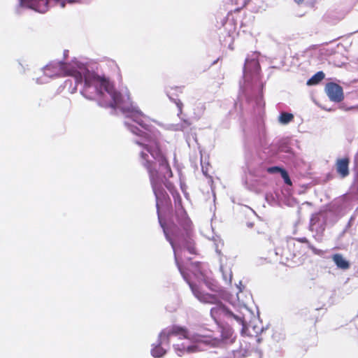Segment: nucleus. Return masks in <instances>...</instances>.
<instances>
[{
	"label": "nucleus",
	"mask_w": 358,
	"mask_h": 358,
	"mask_svg": "<svg viewBox=\"0 0 358 358\" xmlns=\"http://www.w3.org/2000/svg\"><path fill=\"white\" fill-rule=\"evenodd\" d=\"M324 78V73L322 71H318L307 82L308 85H316Z\"/></svg>",
	"instance_id": "obj_13"
},
{
	"label": "nucleus",
	"mask_w": 358,
	"mask_h": 358,
	"mask_svg": "<svg viewBox=\"0 0 358 358\" xmlns=\"http://www.w3.org/2000/svg\"><path fill=\"white\" fill-rule=\"evenodd\" d=\"M191 125V122L188 120H184L183 124H182V127L184 129L185 127H189Z\"/></svg>",
	"instance_id": "obj_22"
},
{
	"label": "nucleus",
	"mask_w": 358,
	"mask_h": 358,
	"mask_svg": "<svg viewBox=\"0 0 358 358\" xmlns=\"http://www.w3.org/2000/svg\"><path fill=\"white\" fill-rule=\"evenodd\" d=\"M332 260L338 268L343 270L348 269L350 266L349 262L347 261L341 254H334L332 256Z\"/></svg>",
	"instance_id": "obj_8"
},
{
	"label": "nucleus",
	"mask_w": 358,
	"mask_h": 358,
	"mask_svg": "<svg viewBox=\"0 0 358 358\" xmlns=\"http://www.w3.org/2000/svg\"><path fill=\"white\" fill-rule=\"evenodd\" d=\"M194 295L202 303L215 304L210 310V315L214 318L226 316L232 317L241 324L245 327L244 317L236 315L225 307L220 300V298L215 294H211L202 292L199 287L195 285L189 284Z\"/></svg>",
	"instance_id": "obj_2"
},
{
	"label": "nucleus",
	"mask_w": 358,
	"mask_h": 358,
	"mask_svg": "<svg viewBox=\"0 0 358 358\" xmlns=\"http://www.w3.org/2000/svg\"><path fill=\"white\" fill-rule=\"evenodd\" d=\"M172 196L174 200L176 213L177 210H180V209H185L182 205V199L179 192L178 191H174V192H172Z\"/></svg>",
	"instance_id": "obj_11"
},
{
	"label": "nucleus",
	"mask_w": 358,
	"mask_h": 358,
	"mask_svg": "<svg viewBox=\"0 0 358 358\" xmlns=\"http://www.w3.org/2000/svg\"><path fill=\"white\" fill-rule=\"evenodd\" d=\"M295 1V3H296L297 4H301L303 2L304 0H294Z\"/></svg>",
	"instance_id": "obj_23"
},
{
	"label": "nucleus",
	"mask_w": 358,
	"mask_h": 358,
	"mask_svg": "<svg viewBox=\"0 0 358 358\" xmlns=\"http://www.w3.org/2000/svg\"><path fill=\"white\" fill-rule=\"evenodd\" d=\"M92 73L87 70H85L83 73L78 71L77 69L71 67L70 64L64 63L62 62H52L46 65L44 68V73L48 77L54 76H72L76 80V84L82 83L84 81V89L85 93L90 92V89L92 87H88L85 90V75L87 73Z\"/></svg>",
	"instance_id": "obj_3"
},
{
	"label": "nucleus",
	"mask_w": 358,
	"mask_h": 358,
	"mask_svg": "<svg viewBox=\"0 0 358 358\" xmlns=\"http://www.w3.org/2000/svg\"><path fill=\"white\" fill-rule=\"evenodd\" d=\"M350 159L348 156L339 157L335 162V169L337 174L342 178H345L350 174L349 166Z\"/></svg>",
	"instance_id": "obj_6"
},
{
	"label": "nucleus",
	"mask_w": 358,
	"mask_h": 358,
	"mask_svg": "<svg viewBox=\"0 0 358 358\" xmlns=\"http://www.w3.org/2000/svg\"><path fill=\"white\" fill-rule=\"evenodd\" d=\"M159 341V343L155 346L151 351L152 355L155 357H161L166 354V350L161 346L162 343H166V342H162L160 339Z\"/></svg>",
	"instance_id": "obj_10"
},
{
	"label": "nucleus",
	"mask_w": 358,
	"mask_h": 358,
	"mask_svg": "<svg viewBox=\"0 0 358 358\" xmlns=\"http://www.w3.org/2000/svg\"><path fill=\"white\" fill-rule=\"evenodd\" d=\"M61 6H62V8H64V7L65 6V3H64V1H62V2L61 3Z\"/></svg>",
	"instance_id": "obj_24"
},
{
	"label": "nucleus",
	"mask_w": 358,
	"mask_h": 358,
	"mask_svg": "<svg viewBox=\"0 0 358 358\" xmlns=\"http://www.w3.org/2000/svg\"><path fill=\"white\" fill-rule=\"evenodd\" d=\"M176 215L179 224L183 228V229L187 232L191 231L192 228V222L188 217L185 210L180 209V210H177Z\"/></svg>",
	"instance_id": "obj_7"
},
{
	"label": "nucleus",
	"mask_w": 358,
	"mask_h": 358,
	"mask_svg": "<svg viewBox=\"0 0 358 358\" xmlns=\"http://www.w3.org/2000/svg\"><path fill=\"white\" fill-rule=\"evenodd\" d=\"M33 4L37 7L40 11H44L46 6L48 3V0H32Z\"/></svg>",
	"instance_id": "obj_15"
},
{
	"label": "nucleus",
	"mask_w": 358,
	"mask_h": 358,
	"mask_svg": "<svg viewBox=\"0 0 358 358\" xmlns=\"http://www.w3.org/2000/svg\"><path fill=\"white\" fill-rule=\"evenodd\" d=\"M294 119V115L292 113H282L279 116V121L280 123L283 124H288L291 121H292Z\"/></svg>",
	"instance_id": "obj_14"
},
{
	"label": "nucleus",
	"mask_w": 358,
	"mask_h": 358,
	"mask_svg": "<svg viewBox=\"0 0 358 358\" xmlns=\"http://www.w3.org/2000/svg\"><path fill=\"white\" fill-rule=\"evenodd\" d=\"M186 248L189 252V253L193 254V255L196 254L195 245L193 242L188 241L186 243Z\"/></svg>",
	"instance_id": "obj_17"
},
{
	"label": "nucleus",
	"mask_w": 358,
	"mask_h": 358,
	"mask_svg": "<svg viewBox=\"0 0 358 358\" xmlns=\"http://www.w3.org/2000/svg\"><path fill=\"white\" fill-rule=\"evenodd\" d=\"M166 187L169 190L171 194H172V192H174V191H177L174 187V185L171 182H166L164 183Z\"/></svg>",
	"instance_id": "obj_19"
},
{
	"label": "nucleus",
	"mask_w": 358,
	"mask_h": 358,
	"mask_svg": "<svg viewBox=\"0 0 358 358\" xmlns=\"http://www.w3.org/2000/svg\"><path fill=\"white\" fill-rule=\"evenodd\" d=\"M172 336H176L179 339H189L187 329L177 325L168 327L159 334V339L162 342H166L168 345L170 343V338Z\"/></svg>",
	"instance_id": "obj_4"
},
{
	"label": "nucleus",
	"mask_w": 358,
	"mask_h": 358,
	"mask_svg": "<svg viewBox=\"0 0 358 358\" xmlns=\"http://www.w3.org/2000/svg\"><path fill=\"white\" fill-rule=\"evenodd\" d=\"M282 179L284 180V182L285 184L288 185H292V182L291 181V179L289 176V174L287 173V171L285 169L284 171H282V173H280Z\"/></svg>",
	"instance_id": "obj_16"
},
{
	"label": "nucleus",
	"mask_w": 358,
	"mask_h": 358,
	"mask_svg": "<svg viewBox=\"0 0 358 358\" xmlns=\"http://www.w3.org/2000/svg\"><path fill=\"white\" fill-rule=\"evenodd\" d=\"M168 241H169L170 244L171 245L172 248H173L174 253L176 254V250H175V246H174L173 241L170 238H168ZM175 259H176V264H177V265L178 266V268H179L180 273L182 274V271L181 268H180V266L179 265V263L178 262L177 257H176V255H175Z\"/></svg>",
	"instance_id": "obj_20"
},
{
	"label": "nucleus",
	"mask_w": 358,
	"mask_h": 358,
	"mask_svg": "<svg viewBox=\"0 0 358 358\" xmlns=\"http://www.w3.org/2000/svg\"><path fill=\"white\" fill-rule=\"evenodd\" d=\"M193 346L185 347L183 344L181 346L178 344L174 345V349L179 356H182L185 352H191L194 351Z\"/></svg>",
	"instance_id": "obj_12"
},
{
	"label": "nucleus",
	"mask_w": 358,
	"mask_h": 358,
	"mask_svg": "<svg viewBox=\"0 0 358 358\" xmlns=\"http://www.w3.org/2000/svg\"><path fill=\"white\" fill-rule=\"evenodd\" d=\"M173 90H175L178 93H182V89L181 87H170L169 90H166V94H167L168 96L169 97V99L171 100H172L176 104L180 113H181L183 104L180 99H175L173 98V95L174 94V93L172 92Z\"/></svg>",
	"instance_id": "obj_9"
},
{
	"label": "nucleus",
	"mask_w": 358,
	"mask_h": 358,
	"mask_svg": "<svg viewBox=\"0 0 358 358\" xmlns=\"http://www.w3.org/2000/svg\"><path fill=\"white\" fill-rule=\"evenodd\" d=\"M297 241L302 243H309L308 240L306 237L296 238Z\"/></svg>",
	"instance_id": "obj_21"
},
{
	"label": "nucleus",
	"mask_w": 358,
	"mask_h": 358,
	"mask_svg": "<svg viewBox=\"0 0 358 358\" xmlns=\"http://www.w3.org/2000/svg\"><path fill=\"white\" fill-rule=\"evenodd\" d=\"M326 92L330 100L334 102H341L344 98L343 88L334 83L327 84Z\"/></svg>",
	"instance_id": "obj_5"
},
{
	"label": "nucleus",
	"mask_w": 358,
	"mask_h": 358,
	"mask_svg": "<svg viewBox=\"0 0 358 358\" xmlns=\"http://www.w3.org/2000/svg\"><path fill=\"white\" fill-rule=\"evenodd\" d=\"M310 249L314 250V248L312 246H310Z\"/></svg>",
	"instance_id": "obj_25"
},
{
	"label": "nucleus",
	"mask_w": 358,
	"mask_h": 358,
	"mask_svg": "<svg viewBox=\"0 0 358 358\" xmlns=\"http://www.w3.org/2000/svg\"><path fill=\"white\" fill-rule=\"evenodd\" d=\"M85 79V90L90 87H94L96 95L101 97L104 95L102 92V90H104L111 98L112 101L109 103L99 100L102 107L120 108L127 118L136 122L144 129L143 131L128 122H124L125 126L131 132L143 138L142 142L136 141L137 145L143 147L146 151V152L141 151L140 153L141 163L148 173L150 184L156 198L158 199L164 196L162 180L157 166L158 164L159 169L164 171V178L172 177L173 173L169 160L162 150L159 138L152 129V127L150 124V119L131 103L124 101L121 93L114 89L113 85L106 77L87 73Z\"/></svg>",
	"instance_id": "obj_1"
},
{
	"label": "nucleus",
	"mask_w": 358,
	"mask_h": 358,
	"mask_svg": "<svg viewBox=\"0 0 358 358\" xmlns=\"http://www.w3.org/2000/svg\"><path fill=\"white\" fill-rule=\"evenodd\" d=\"M285 169L282 168H280L279 166H272L268 169V172L271 173H282V171H284Z\"/></svg>",
	"instance_id": "obj_18"
}]
</instances>
